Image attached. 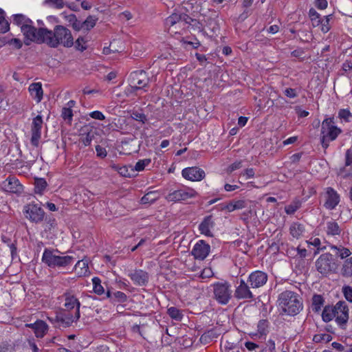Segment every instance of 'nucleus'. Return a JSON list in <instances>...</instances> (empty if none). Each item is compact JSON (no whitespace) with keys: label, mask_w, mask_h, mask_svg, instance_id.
Masks as SVG:
<instances>
[{"label":"nucleus","mask_w":352,"mask_h":352,"mask_svg":"<svg viewBox=\"0 0 352 352\" xmlns=\"http://www.w3.org/2000/svg\"><path fill=\"white\" fill-rule=\"evenodd\" d=\"M45 43L52 48H57L59 45L71 47L74 44L71 31L60 25H56L53 30L47 28Z\"/></svg>","instance_id":"1"},{"label":"nucleus","mask_w":352,"mask_h":352,"mask_svg":"<svg viewBox=\"0 0 352 352\" xmlns=\"http://www.w3.org/2000/svg\"><path fill=\"white\" fill-rule=\"evenodd\" d=\"M278 302L282 313L288 316H296L303 308L302 298L297 293L289 290L284 291L278 295Z\"/></svg>","instance_id":"2"},{"label":"nucleus","mask_w":352,"mask_h":352,"mask_svg":"<svg viewBox=\"0 0 352 352\" xmlns=\"http://www.w3.org/2000/svg\"><path fill=\"white\" fill-rule=\"evenodd\" d=\"M342 131L340 128L335 125L333 118L324 119L322 122L320 129L322 147L326 150L329 146V142L336 140Z\"/></svg>","instance_id":"3"},{"label":"nucleus","mask_w":352,"mask_h":352,"mask_svg":"<svg viewBox=\"0 0 352 352\" xmlns=\"http://www.w3.org/2000/svg\"><path fill=\"white\" fill-rule=\"evenodd\" d=\"M54 251L58 252V250L45 248L43 254L42 261L49 267H65L72 265L74 261L73 256L56 255L54 254Z\"/></svg>","instance_id":"4"},{"label":"nucleus","mask_w":352,"mask_h":352,"mask_svg":"<svg viewBox=\"0 0 352 352\" xmlns=\"http://www.w3.org/2000/svg\"><path fill=\"white\" fill-rule=\"evenodd\" d=\"M21 31L24 35V43L29 45L32 42L45 43L47 34V28H35L32 23L25 24L21 27Z\"/></svg>","instance_id":"5"},{"label":"nucleus","mask_w":352,"mask_h":352,"mask_svg":"<svg viewBox=\"0 0 352 352\" xmlns=\"http://www.w3.org/2000/svg\"><path fill=\"white\" fill-rule=\"evenodd\" d=\"M213 298L220 305H227L232 298L231 285L228 281L216 282L212 285Z\"/></svg>","instance_id":"6"},{"label":"nucleus","mask_w":352,"mask_h":352,"mask_svg":"<svg viewBox=\"0 0 352 352\" xmlns=\"http://www.w3.org/2000/svg\"><path fill=\"white\" fill-rule=\"evenodd\" d=\"M129 80L131 93L142 89L146 91L145 88L148 86L150 82V78L146 72L144 70L133 72L130 74Z\"/></svg>","instance_id":"7"},{"label":"nucleus","mask_w":352,"mask_h":352,"mask_svg":"<svg viewBox=\"0 0 352 352\" xmlns=\"http://www.w3.org/2000/svg\"><path fill=\"white\" fill-rule=\"evenodd\" d=\"M316 267L318 272L323 276H327L337 269V265L330 253L321 254L316 262Z\"/></svg>","instance_id":"8"},{"label":"nucleus","mask_w":352,"mask_h":352,"mask_svg":"<svg viewBox=\"0 0 352 352\" xmlns=\"http://www.w3.org/2000/svg\"><path fill=\"white\" fill-rule=\"evenodd\" d=\"M23 213L26 219L36 223L41 222L45 217V212L41 206L35 203H30L25 206Z\"/></svg>","instance_id":"9"},{"label":"nucleus","mask_w":352,"mask_h":352,"mask_svg":"<svg viewBox=\"0 0 352 352\" xmlns=\"http://www.w3.org/2000/svg\"><path fill=\"white\" fill-rule=\"evenodd\" d=\"M335 320L342 329H345L349 320V307L345 301L340 300L336 304Z\"/></svg>","instance_id":"10"},{"label":"nucleus","mask_w":352,"mask_h":352,"mask_svg":"<svg viewBox=\"0 0 352 352\" xmlns=\"http://www.w3.org/2000/svg\"><path fill=\"white\" fill-rule=\"evenodd\" d=\"M43 123V118L40 115L36 116L32 120L31 126L32 137L30 142L32 145L35 147H38L39 144V140L41 137V129Z\"/></svg>","instance_id":"11"},{"label":"nucleus","mask_w":352,"mask_h":352,"mask_svg":"<svg viewBox=\"0 0 352 352\" xmlns=\"http://www.w3.org/2000/svg\"><path fill=\"white\" fill-rule=\"evenodd\" d=\"M268 279L267 274L260 270L252 272L248 276V283L252 289L260 288L266 284Z\"/></svg>","instance_id":"12"},{"label":"nucleus","mask_w":352,"mask_h":352,"mask_svg":"<svg viewBox=\"0 0 352 352\" xmlns=\"http://www.w3.org/2000/svg\"><path fill=\"white\" fill-rule=\"evenodd\" d=\"M196 195V192L193 189H187V190H174L171 192H169L166 197V199L168 201H185L188 199L194 197Z\"/></svg>","instance_id":"13"},{"label":"nucleus","mask_w":352,"mask_h":352,"mask_svg":"<svg viewBox=\"0 0 352 352\" xmlns=\"http://www.w3.org/2000/svg\"><path fill=\"white\" fill-rule=\"evenodd\" d=\"M1 187L3 190L10 193L21 194L23 191V186L14 176H9L3 182Z\"/></svg>","instance_id":"14"},{"label":"nucleus","mask_w":352,"mask_h":352,"mask_svg":"<svg viewBox=\"0 0 352 352\" xmlns=\"http://www.w3.org/2000/svg\"><path fill=\"white\" fill-rule=\"evenodd\" d=\"M133 283L138 286H146L149 280V274L147 272L140 269H135L128 274Z\"/></svg>","instance_id":"15"},{"label":"nucleus","mask_w":352,"mask_h":352,"mask_svg":"<svg viewBox=\"0 0 352 352\" xmlns=\"http://www.w3.org/2000/svg\"><path fill=\"white\" fill-rule=\"evenodd\" d=\"M210 246L204 240L199 241L193 247L191 254L196 259L204 260L209 254Z\"/></svg>","instance_id":"16"},{"label":"nucleus","mask_w":352,"mask_h":352,"mask_svg":"<svg viewBox=\"0 0 352 352\" xmlns=\"http://www.w3.org/2000/svg\"><path fill=\"white\" fill-rule=\"evenodd\" d=\"M182 176L190 181H201L205 177V172L196 166L188 167L182 170Z\"/></svg>","instance_id":"17"},{"label":"nucleus","mask_w":352,"mask_h":352,"mask_svg":"<svg viewBox=\"0 0 352 352\" xmlns=\"http://www.w3.org/2000/svg\"><path fill=\"white\" fill-rule=\"evenodd\" d=\"M65 298V303L64 307L66 311H70L74 308H76V318H80V302L78 300V298L70 293H65L63 295Z\"/></svg>","instance_id":"18"},{"label":"nucleus","mask_w":352,"mask_h":352,"mask_svg":"<svg viewBox=\"0 0 352 352\" xmlns=\"http://www.w3.org/2000/svg\"><path fill=\"white\" fill-rule=\"evenodd\" d=\"M196 21L185 13L174 12L166 19V25L173 26L178 23H184V24H191L192 22Z\"/></svg>","instance_id":"19"},{"label":"nucleus","mask_w":352,"mask_h":352,"mask_svg":"<svg viewBox=\"0 0 352 352\" xmlns=\"http://www.w3.org/2000/svg\"><path fill=\"white\" fill-rule=\"evenodd\" d=\"M250 288H251L250 285H248L244 280L241 279L239 286L235 289V298L237 299H252L254 295Z\"/></svg>","instance_id":"20"},{"label":"nucleus","mask_w":352,"mask_h":352,"mask_svg":"<svg viewBox=\"0 0 352 352\" xmlns=\"http://www.w3.org/2000/svg\"><path fill=\"white\" fill-rule=\"evenodd\" d=\"M340 196L333 190V188L329 187L326 192V201L324 202V207L329 210H332L339 204Z\"/></svg>","instance_id":"21"},{"label":"nucleus","mask_w":352,"mask_h":352,"mask_svg":"<svg viewBox=\"0 0 352 352\" xmlns=\"http://www.w3.org/2000/svg\"><path fill=\"white\" fill-rule=\"evenodd\" d=\"M104 298L109 299V301L112 304L116 303H123L127 301L128 296L126 294L120 291L113 292L108 289L105 293Z\"/></svg>","instance_id":"22"},{"label":"nucleus","mask_w":352,"mask_h":352,"mask_svg":"<svg viewBox=\"0 0 352 352\" xmlns=\"http://www.w3.org/2000/svg\"><path fill=\"white\" fill-rule=\"evenodd\" d=\"M28 91L32 98L37 102H40L43 96L42 84L41 82H33L30 85Z\"/></svg>","instance_id":"23"},{"label":"nucleus","mask_w":352,"mask_h":352,"mask_svg":"<svg viewBox=\"0 0 352 352\" xmlns=\"http://www.w3.org/2000/svg\"><path fill=\"white\" fill-rule=\"evenodd\" d=\"M60 327H70L73 322H77L79 318H76V314L72 315L70 313H66L65 311H60Z\"/></svg>","instance_id":"24"},{"label":"nucleus","mask_w":352,"mask_h":352,"mask_svg":"<svg viewBox=\"0 0 352 352\" xmlns=\"http://www.w3.org/2000/svg\"><path fill=\"white\" fill-rule=\"evenodd\" d=\"M269 322L267 320H260L257 324V333H250V336L253 338L254 336L258 338H265L269 333Z\"/></svg>","instance_id":"25"},{"label":"nucleus","mask_w":352,"mask_h":352,"mask_svg":"<svg viewBox=\"0 0 352 352\" xmlns=\"http://www.w3.org/2000/svg\"><path fill=\"white\" fill-rule=\"evenodd\" d=\"M214 226V222L212 221V216L206 217L204 220L201 222L199 226V230L201 234H204L206 236H212V233L210 232V228Z\"/></svg>","instance_id":"26"},{"label":"nucleus","mask_w":352,"mask_h":352,"mask_svg":"<svg viewBox=\"0 0 352 352\" xmlns=\"http://www.w3.org/2000/svg\"><path fill=\"white\" fill-rule=\"evenodd\" d=\"M246 206L245 201L244 200H236L230 201L226 205H222L221 210H227L228 212H232L235 210H239L244 208Z\"/></svg>","instance_id":"27"},{"label":"nucleus","mask_w":352,"mask_h":352,"mask_svg":"<svg viewBox=\"0 0 352 352\" xmlns=\"http://www.w3.org/2000/svg\"><path fill=\"white\" fill-rule=\"evenodd\" d=\"M305 232V227L298 222H294L289 228L291 235L296 239L301 237Z\"/></svg>","instance_id":"28"},{"label":"nucleus","mask_w":352,"mask_h":352,"mask_svg":"<svg viewBox=\"0 0 352 352\" xmlns=\"http://www.w3.org/2000/svg\"><path fill=\"white\" fill-rule=\"evenodd\" d=\"M336 309V305L334 306H325L322 313V320L326 322L332 320L335 318Z\"/></svg>","instance_id":"29"},{"label":"nucleus","mask_w":352,"mask_h":352,"mask_svg":"<svg viewBox=\"0 0 352 352\" xmlns=\"http://www.w3.org/2000/svg\"><path fill=\"white\" fill-rule=\"evenodd\" d=\"M34 192L38 195H43L47 187V183L44 178L34 179Z\"/></svg>","instance_id":"30"},{"label":"nucleus","mask_w":352,"mask_h":352,"mask_svg":"<svg viewBox=\"0 0 352 352\" xmlns=\"http://www.w3.org/2000/svg\"><path fill=\"white\" fill-rule=\"evenodd\" d=\"M157 191H150L146 193L140 199L141 204H151L159 199Z\"/></svg>","instance_id":"31"},{"label":"nucleus","mask_w":352,"mask_h":352,"mask_svg":"<svg viewBox=\"0 0 352 352\" xmlns=\"http://www.w3.org/2000/svg\"><path fill=\"white\" fill-rule=\"evenodd\" d=\"M324 304V298L321 295L315 294L312 298L311 309L314 312H318Z\"/></svg>","instance_id":"32"},{"label":"nucleus","mask_w":352,"mask_h":352,"mask_svg":"<svg viewBox=\"0 0 352 352\" xmlns=\"http://www.w3.org/2000/svg\"><path fill=\"white\" fill-rule=\"evenodd\" d=\"M13 23L17 25H24L25 24L33 23L32 21L22 14H13Z\"/></svg>","instance_id":"33"},{"label":"nucleus","mask_w":352,"mask_h":352,"mask_svg":"<svg viewBox=\"0 0 352 352\" xmlns=\"http://www.w3.org/2000/svg\"><path fill=\"white\" fill-rule=\"evenodd\" d=\"M327 233L329 235H339L341 232V230L338 224L335 221H329L327 223Z\"/></svg>","instance_id":"34"},{"label":"nucleus","mask_w":352,"mask_h":352,"mask_svg":"<svg viewBox=\"0 0 352 352\" xmlns=\"http://www.w3.org/2000/svg\"><path fill=\"white\" fill-rule=\"evenodd\" d=\"M47 324L43 320H38V325L35 328L34 333L37 338H43L47 331Z\"/></svg>","instance_id":"35"},{"label":"nucleus","mask_w":352,"mask_h":352,"mask_svg":"<svg viewBox=\"0 0 352 352\" xmlns=\"http://www.w3.org/2000/svg\"><path fill=\"white\" fill-rule=\"evenodd\" d=\"M341 273L343 276H352V257L347 258L342 267Z\"/></svg>","instance_id":"36"},{"label":"nucleus","mask_w":352,"mask_h":352,"mask_svg":"<svg viewBox=\"0 0 352 352\" xmlns=\"http://www.w3.org/2000/svg\"><path fill=\"white\" fill-rule=\"evenodd\" d=\"M93 290L94 292L99 296L105 294L104 289L101 285V280L98 277H94L92 278Z\"/></svg>","instance_id":"37"},{"label":"nucleus","mask_w":352,"mask_h":352,"mask_svg":"<svg viewBox=\"0 0 352 352\" xmlns=\"http://www.w3.org/2000/svg\"><path fill=\"white\" fill-rule=\"evenodd\" d=\"M301 206V201L299 199H295L285 207V211L287 214H293Z\"/></svg>","instance_id":"38"},{"label":"nucleus","mask_w":352,"mask_h":352,"mask_svg":"<svg viewBox=\"0 0 352 352\" xmlns=\"http://www.w3.org/2000/svg\"><path fill=\"white\" fill-rule=\"evenodd\" d=\"M331 249L334 250L336 251V255L340 257L342 259L349 256L351 254V251L348 248H344L342 246L338 247L336 245H332Z\"/></svg>","instance_id":"39"},{"label":"nucleus","mask_w":352,"mask_h":352,"mask_svg":"<svg viewBox=\"0 0 352 352\" xmlns=\"http://www.w3.org/2000/svg\"><path fill=\"white\" fill-rule=\"evenodd\" d=\"M151 159H144L138 161L134 167L130 166L131 171H142L151 163Z\"/></svg>","instance_id":"40"},{"label":"nucleus","mask_w":352,"mask_h":352,"mask_svg":"<svg viewBox=\"0 0 352 352\" xmlns=\"http://www.w3.org/2000/svg\"><path fill=\"white\" fill-rule=\"evenodd\" d=\"M167 313L169 316L175 320L180 321L183 318L182 311L175 307H170L168 309Z\"/></svg>","instance_id":"41"},{"label":"nucleus","mask_w":352,"mask_h":352,"mask_svg":"<svg viewBox=\"0 0 352 352\" xmlns=\"http://www.w3.org/2000/svg\"><path fill=\"white\" fill-rule=\"evenodd\" d=\"M98 20V18L95 16H88L87 19L85 20V21H83L84 28L87 30H90L96 25Z\"/></svg>","instance_id":"42"},{"label":"nucleus","mask_w":352,"mask_h":352,"mask_svg":"<svg viewBox=\"0 0 352 352\" xmlns=\"http://www.w3.org/2000/svg\"><path fill=\"white\" fill-rule=\"evenodd\" d=\"M332 340V336L328 333H320L314 335L313 338V341L314 342L318 343L324 342L327 343Z\"/></svg>","instance_id":"43"},{"label":"nucleus","mask_w":352,"mask_h":352,"mask_svg":"<svg viewBox=\"0 0 352 352\" xmlns=\"http://www.w3.org/2000/svg\"><path fill=\"white\" fill-rule=\"evenodd\" d=\"M333 15L329 14L327 16H324L321 21V30L324 33H327L331 29V25L329 23L330 19H332Z\"/></svg>","instance_id":"44"},{"label":"nucleus","mask_w":352,"mask_h":352,"mask_svg":"<svg viewBox=\"0 0 352 352\" xmlns=\"http://www.w3.org/2000/svg\"><path fill=\"white\" fill-rule=\"evenodd\" d=\"M94 135L95 133L92 130L87 133L85 135H82L80 138V142L84 146H89L91 144V141L94 138Z\"/></svg>","instance_id":"45"},{"label":"nucleus","mask_w":352,"mask_h":352,"mask_svg":"<svg viewBox=\"0 0 352 352\" xmlns=\"http://www.w3.org/2000/svg\"><path fill=\"white\" fill-rule=\"evenodd\" d=\"M254 0H243L242 3V6L245 8L243 12L240 15V18L242 19H245L250 14H249V11L248 8H250L253 3Z\"/></svg>","instance_id":"46"},{"label":"nucleus","mask_w":352,"mask_h":352,"mask_svg":"<svg viewBox=\"0 0 352 352\" xmlns=\"http://www.w3.org/2000/svg\"><path fill=\"white\" fill-rule=\"evenodd\" d=\"M61 116L65 120H68L69 122L73 118V111L69 108L63 107L61 111Z\"/></svg>","instance_id":"47"},{"label":"nucleus","mask_w":352,"mask_h":352,"mask_svg":"<svg viewBox=\"0 0 352 352\" xmlns=\"http://www.w3.org/2000/svg\"><path fill=\"white\" fill-rule=\"evenodd\" d=\"M45 3L56 9H61L65 6L63 0H45Z\"/></svg>","instance_id":"48"},{"label":"nucleus","mask_w":352,"mask_h":352,"mask_svg":"<svg viewBox=\"0 0 352 352\" xmlns=\"http://www.w3.org/2000/svg\"><path fill=\"white\" fill-rule=\"evenodd\" d=\"M352 117V114L348 109H342L338 111V118L345 122H349V118Z\"/></svg>","instance_id":"49"},{"label":"nucleus","mask_w":352,"mask_h":352,"mask_svg":"<svg viewBox=\"0 0 352 352\" xmlns=\"http://www.w3.org/2000/svg\"><path fill=\"white\" fill-rule=\"evenodd\" d=\"M342 292L345 298L350 302H352V287L345 285L342 287Z\"/></svg>","instance_id":"50"},{"label":"nucleus","mask_w":352,"mask_h":352,"mask_svg":"<svg viewBox=\"0 0 352 352\" xmlns=\"http://www.w3.org/2000/svg\"><path fill=\"white\" fill-rule=\"evenodd\" d=\"M85 41L83 37H78L75 42V48L77 50L83 52L87 49V46L84 45Z\"/></svg>","instance_id":"51"},{"label":"nucleus","mask_w":352,"mask_h":352,"mask_svg":"<svg viewBox=\"0 0 352 352\" xmlns=\"http://www.w3.org/2000/svg\"><path fill=\"white\" fill-rule=\"evenodd\" d=\"M10 30V23L5 19V15L0 20V33H6Z\"/></svg>","instance_id":"52"},{"label":"nucleus","mask_w":352,"mask_h":352,"mask_svg":"<svg viewBox=\"0 0 352 352\" xmlns=\"http://www.w3.org/2000/svg\"><path fill=\"white\" fill-rule=\"evenodd\" d=\"M242 163L243 162L241 160L234 162L228 166L227 172L231 173L234 170L241 168L242 167Z\"/></svg>","instance_id":"53"},{"label":"nucleus","mask_w":352,"mask_h":352,"mask_svg":"<svg viewBox=\"0 0 352 352\" xmlns=\"http://www.w3.org/2000/svg\"><path fill=\"white\" fill-rule=\"evenodd\" d=\"M283 93L285 96L289 98H294L298 96L296 89L293 88H286Z\"/></svg>","instance_id":"54"},{"label":"nucleus","mask_w":352,"mask_h":352,"mask_svg":"<svg viewBox=\"0 0 352 352\" xmlns=\"http://www.w3.org/2000/svg\"><path fill=\"white\" fill-rule=\"evenodd\" d=\"M89 115L91 118L95 119V120H104L105 119V116L100 111H92V112L89 113Z\"/></svg>","instance_id":"55"},{"label":"nucleus","mask_w":352,"mask_h":352,"mask_svg":"<svg viewBox=\"0 0 352 352\" xmlns=\"http://www.w3.org/2000/svg\"><path fill=\"white\" fill-rule=\"evenodd\" d=\"M132 118L135 120H138V121H140V122H142V123H145V122L146 121V116L144 114V113H139V112H133L132 113Z\"/></svg>","instance_id":"56"},{"label":"nucleus","mask_w":352,"mask_h":352,"mask_svg":"<svg viewBox=\"0 0 352 352\" xmlns=\"http://www.w3.org/2000/svg\"><path fill=\"white\" fill-rule=\"evenodd\" d=\"M96 151L97 156L100 158H104L107 155V152L105 148H103L100 145H97L96 146Z\"/></svg>","instance_id":"57"},{"label":"nucleus","mask_w":352,"mask_h":352,"mask_svg":"<svg viewBox=\"0 0 352 352\" xmlns=\"http://www.w3.org/2000/svg\"><path fill=\"white\" fill-rule=\"evenodd\" d=\"M352 165V148H349L346 151L345 154V166Z\"/></svg>","instance_id":"58"},{"label":"nucleus","mask_w":352,"mask_h":352,"mask_svg":"<svg viewBox=\"0 0 352 352\" xmlns=\"http://www.w3.org/2000/svg\"><path fill=\"white\" fill-rule=\"evenodd\" d=\"M75 267L76 269L77 268H80L81 270H85V272H87V270L88 268V263H87V261L86 260H81V261H78L76 265H75Z\"/></svg>","instance_id":"59"},{"label":"nucleus","mask_w":352,"mask_h":352,"mask_svg":"<svg viewBox=\"0 0 352 352\" xmlns=\"http://www.w3.org/2000/svg\"><path fill=\"white\" fill-rule=\"evenodd\" d=\"M315 6L320 10H324L327 7L328 3L327 0H316Z\"/></svg>","instance_id":"60"},{"label":"nucleus","mask_w":352,"mask_h":352,"mask_svg":"<svg viewBox=\"0 0 352 352\" xmlns=\"http://www.w3.org/2000/svg\"><path fill=\"white\" fill-rule=\"evenodd\" d=\"M118 173L124 177H130L131 176V174L129 172V167L126 166L120 167L118 169Z\"/></svg>","instance_id":"61"},{"label":"nucleus","mask_w":352,"mask_h":352,"mask_svg":"<svg viewBox=\"0 0 352 352\" xmlns=\"http://www.w3.org/2000/svg\"><path fill=\"white\" fill-rule=\"evenodd\" d=\"M307 251L305 248H301L300 246L296 248V256L300 258H305Z\"/></svg>","instance_id":"62"},{"label":"nucleus","mask_w":352,"mask_h":352,"mask_svg":"<svg viewBox=\"0 0 352 352\" xmlns=\"http://www.w3.org/2000/svg\"><path fill=\"white\" fill-rule=\"evenodd\" d=\"M9 43L11 45H13L15 47V48H16V49L21 48V47L23 45V43L19 38H12L9 41Z\"/></svg>","instance_id":"63"},{"label":"nucleus","mask_w":352,"mask_h":352,"mask_svg":"<svg viewBox=\"0 0 352 352\" xmlns=\"http://www.w3.org/2000/svg\"><path fill=\"white\" fill-rule=\"evenodd\" d=\"M342 69L345 72H352V62L351 60H346L342 64Z\"/></svg>","instance_id":"64"}]
</instances>
